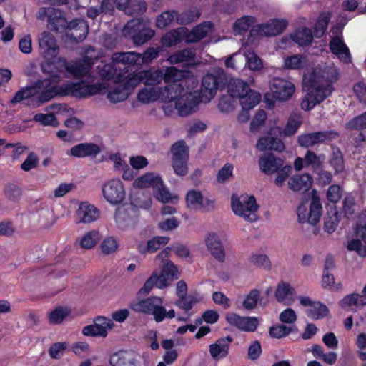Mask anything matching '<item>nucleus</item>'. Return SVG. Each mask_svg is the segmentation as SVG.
Here are the masks:
<instances>
[{
  "instance_id": "obj_1",
  "label": "nucleus",
  "mask_w": 366,
  "mask_h": 366,
  "mask_svg": "<svg viewBox=\"0 0 366 366\" xmlns=\"http://www.w3.org/2000/svg\"><path fill=\"white\" fill-rule=\"evenodd\" d=\"M301 124L300 117L298 115L291 116L287 122L285 129H282L279 127H274L270 129L267 137H261L257 143V148L260 151L274 150L279 152L285 149V144L282 141L274 135L280 137L294 134Z\"/></svg>"
},
{
  "instance_id": "obj_2",
  "label": "nucleus",
  "mask_w": 366,
  "mask_h": 366,
  "mask_svg": "<svg viewBox=\"0 0 366 366\" xmlns=\"http://www.w3.org/2000/svg\"><path fill=\"white\" fill-rule=\"evenodd\" d=\"M36 96V104L40 106L56 96V88L52 86L49 80H38L31 86L20 89L10 102L14 105Z\"/></svg>"
},
{
  "instance_id": "obj_3",
  "label": "nucleus",
  "mask_w": 366,
  "mask_h": 366,
  "mask_svg": "<svg viewBox=\"0 0 366 366\" xmlns=\"http://www.w3.org/2000/svg\"><path fill=\"white\" fill-rule=\"evenodd\" d=\"M129 307L135 312L152 315L157 322H161L166 318L172 319L175 317L173 309L167 311L163 306V300L159 297L151 296L145 300L132 302Z\"/></svg>"
},
{
  "instance_id": "obj_4",
  "label": "nucleus",
  "mask_w": 366,
  "mask_h": 366,
  "mask_svg": "<svg viewBox=\"0 0 366 366\" xmlns=\"http://www.w3.org/2000/svg\"><path fill=\"white\" fill-rule=\"evenodd\" d=\"M304 88L307 94L301 102V107L306 111L311 110L322 102L334 91L333 86L322 84L310 78L304 79Z\"/></svg>"
},
{
  "instance_id": "obj_5",
  "label": "nucleus",
  "mask_w": 366,
  "mask_h": 366,
  "mask_svg": "<svg viewBox=\"0 0 366 366\" xmlns=\"http://www.w3.org/2000/svg\"><path fill=\"white\" fill-rule=\"evenodd\" d=\"M124 37L131 39L135 45H142L154 35V31L147 26L142 18L129 20L122 29Z\"/></svg>"
},
{
  "instance_id": "obj_6",
  "label": "nucleus",
  "mask_w": 366,
  "mask_h": 366,
  "mask_svg": "<svg viewBox=\"0 0 366 366\" xmlns=\"http://www.w3.org/2000/svg\"><path fill=\"white\" fill-rule=\"evenodd\" d=\"M231 207L233 212L246 221L254 222L257 220L256 212L259 208L253 195H241L233 194L231 198Z\"/></svg>"
},
{
  "instance_id": "obj_7",
  "label": "nucleus",
  "mask_w": 366,
  "mask_h": 366,
  "mask_svg": "<svg viewBox=\"0 0 366 366\" xmlns=\"http://www.w3.org/2000/svg\"><path fill=\"white\" fill-rule=\"evenodd\" d=\"M322 207L320 197L317 194L315 189L312 190V196L309 209L306 204H300L297 209L298 221L300 223H309L310 224H317L321 217Z\"/></svg>"
},
{
  "instance_id": "obj_8",
  "label": "nucleus",
  "mask_w": 366,
  "mask_h": 366,
  "mask_svg": "<svg viewBox=\"0 0 366 366\" xmlns=\"http://www.w3.org/2000/svg\"><path fill=\"white\" fill-rule=\"evenodd\" d=\"M224 84L225 78L222 71L217 74H207L202 80V98L209 102L214 97L219 88Z\"/></svg>"
},
{
  "instance_id": "obj_9",
  "label": "nucleus",
  "mask_w": 366,
  "mask_h": 366,
  "mask_svg": "<svg viewBox=\"0 0 366 366\" xmlns=\"http://www.w3.org/2000/svg\"><path fill=\"white\" fill-rule=\"evenodd\" d=\"M36 17L43 21L46 20L49 29L56 32L64 29L67 21L61 10L51 6L39 9Z\"/></svg>"
},
{
  "instance_id": "obj_10",
  "label": "nucleus",
  "mask_w": 366,
  "mask_h": 366,
  "mask_svg": "<svg viewBox=\"0 0 366 366\" xmlns=\"http://www.w3.org/2000/svg\"><path fill=\"white\" fill-rule=\"evenodd\" d=\"M102 194L104 199L111 204L122 203L125 199V190L119 179H111L102 185Z\"/></svg>"
},
{
  "instance_id": "obj_11",
  "label": "nucleus",
  "mask_w": 366,
  "mask_h": 366,
  "mask_svg": "<svg viewBox=\"0 0 366 366\" xmlns=\"http://www.w3.org/2000/svg\"><path fill=\"white\" fill-rule=\"evenodd\" d=\"M339 136L340 133L335 130L319 131L300 135L297 142L301 147L309 148L317 144L336 139Z\"/></svg>"
},
{
  "instance_id": "obj_12",
  "label": "nucleus",
  "mask_w": 366,
  "mask_h": 366,
  "mask_svg": "<svg viewBox=\"0 0 366 366\" xmlns=\"http://www.w3.org/2000/svg\"><path fill=\"white\" fill-rule=\"evenodd\" d=\"M273 98L279 101L290 99L295 92V85L283 78L275 77L269 83Z\"/></svg>"
},
{
  "instance_id": "obj_13",
  "label": "nucleus",
  "mask_w": 366,
  "mask_h": 366,
  "mask_svg": "<svg viewBox=\"0 0 366 366\" xmlns=\"http://www.w3.org/2000/svg\"><path fill=\"white\" fill-rule=\"evenodd\" d=\"M164 74V81L167 84L183 83L184 88L189 87L191 82L192 86L197 84V80L191 75V72L186 70L177 69L174 66L168 67Z\"/></svg>"
},
{
  "instance_id": "obj_14",
  "label": "nucleus",
  "mask_w": 366,
  "mask_h": 366,
  "mask_svg": "<svg viewBox=\"0 0 366 366\" xmlns=\"http://www.w3.org/2000/svg\"><path fill=\"white\" fill-rule=\"evenodd\" d=\"M67 38L71 41L79 43L83 41L89 32V26L83 19H76L70 22L66 21L64 29Z\"/></svg>"
},
{
  "instance_id": "obj_15",
  "label": "nucleus",
  "mask_w": 366,
  "mask_h": 366,
  "mask_svg": "<svg viewBox=\"0 0 366 366\" xmlns=\"http://www.w3.org/2000/svg\"><path fill=\"white\" fill-rule=\"evenodd\" d=\"M199 102V97L195 92H187L177 99L175 107L178 110L179 114L184 117L195 112Z\"/></svg>"
},
{
  "instance_id": "obj_16",
  "label": "nucleus",
  "mask_w": 366,
  "mask_h": 366,
  "mask_svg": "<svg viewBox=\"0 0 366 366\" xmlns=\"http://www.w3.org/2000/svg\"><path fill=\"white\" fill-rule=\"evenodd\" d=\"M227 322L232 327L239 330L254 332L258 326V320L255 317H243L234 312L226 315Z\"/></svg>"
},
{
  "instance_id": "obj_17",
  "label": "nucleus",
  "mask_w": 366,
  "mask_h": 366,
  "mask_svg": "<svg viewBox=\"0 0 366 366\" xmlns=\"http://www.w3.org/2000/svg\"><path fill=\"white\" fill-rule=\"evenodd\" d=\"M97 88L94 84H83L80 83L63 84L61 92L58 94L66 96L71 94L75 97H85L96 94Z\"/></svg>"
},
{
  "instance_id": "obj_18",
  "label": "nucleus",
  "mask_w": 366,
  "mask_h": 366,
  "mask_svg": "<svg viewBox=\"0 0 366 366\" xmlns=\"http://www.w3.org/2000/svg\"><path fill=\"white\" fill-rule=\"evenodd\" d=\"M39 52L44 59H52L59 53V46L54 36L48 31L41 34L39 39Z\"/></svg>"
},
{
  "instance_id": "obj_19",
  "label": "nucleus",
  "mask_w": 366,
  "mask_h": 366,
  "mask_svg": "<svg viewBox=\"0 0 366 366\" xmlns=\"http://www.w3.org/2000/svg\"><path fill=\"white\" fill-rule=\"evenodd\" d=\"M331 52L335 54L341 61L348 64L351 62L352 56L349 48L343 41L342 35L334 36L329 43Z\"/></svg>"
},
{
  "instance_id": "obj_20",
  "label": "nucleus",
  "mask_w": 366,
  "mask_h": 366,
  "mask_svg": "<svg viewBox=\"0 0 366 366\" xmlns=\"http://www.w3.org/2000/svg\"><path fill=\"white\" fill-rule=\"evenodd\" d=\"M339 77L338 69L334 65L326 66L320 69L318 71H313L308 78L315 80L322 84H330L332 86Z\"/></svg>"
},
{
  "instance_id": "obj_21",
  "label": "nucleus",
  "mask_w": 366,
  "mask_h": 366,
  "mask_svg": "<svg viewBox=\"0 0 366 366\" xmlns=\"http://www.w3.org/2000/svg\"><path fill=\"white\" fill-rule=\"evenodd\" d=\"M207 248L211 255L219 262L225 260V249L222 242L215 233H209L205 238Z\"/></svg>"
},
{
  "instance_id": "obj_22",
  "label": "nucleus",
  "mask_w": 366,
  "mask_h": 366,
  "mask_svg": "<svg viewBox=\"0 0 366 366\" xmlns=\"http://www.w3.org/2000/svg\"><path fill=\"white\" fill-rule=\"evenodd\" d=\"M97 69L99 75L103 79L117 82L127 77V72H122V68L112 60V63L103 64L102 66H98Z\"/></svg>"
},
{
  "instance_id": "obj_23",
  "label": "nucleus",
  "mask_w": 366,
  "mask_h": 366,
  "mask_svg": "<svg viewBox=\"0 0 366 366\" xmlns=\"http://www.w3.org/2000/svg\"><path fill=\"white\" fill-rule=\"evenodd\" d=\"M260 170L268 175L276 173L284 164V160L272 153H267L259 159Z\"/></svg>"
},
{
  "instance_id": "obj_24",
  "label": "nucleus",
  "mask_w": 366,
  "mask_h": 366,
  "mask_svg": "<svg viewBox=\"0 0 366 366\" xmlns=\"http://www.w3.org/2000/svg\"><path fill=\"white\" fill-rule=\"evenodd\" d=\"M138 80H144L145 84L154 86L164 80V74L161 70L142 71L131 78L128 83L134 86L137 84Z\"/></svg>"
},
{
  "instance_id": "obj_25",
  "label": "nucleus",
  "mask_w": 366,
  "mask_h": 366,
  "mask_svg": "<svg viewBox=\"0 0 366 366\" xmlns=\"http://www.w3.org/2000/svg\"><path fill=\"white\" fill-rule=\"evenodd\" d=\"M92 64L87 60L79 59L76 61H71L68 68L69 73L74 78L80 79L86 77L90 82L94 79L91 76Z\"/></svg>"
},
{
  "instance_id": "obj_26",
  "label": "nucleus",
  "mask_w": 366,
  "mask_h": 366,
  "mask_svg": "<svg viewBox=\"0 0 366 366\" xmlns=\"http://www.w3.org/2000/svg\"><path fill=\"white\" fill-rule=\"evenodd\" d=\"M357 239L348 242L347 249L355 251L360 257H366V224L358 227L356 231Z\"/></svg>"
},
{
  "instance_id": "obj_27",
  "label": "nucleus",
  "mask_w": 366,
  "mask_h": 366,
  "mask_svg": "<svg viewBox=\"0 0 366 366\" xmlns=\"http://www.w3.org/2000/svg\"><path fill=\"white\" fill-rule=\"evenodd\" d=\"M78 222L91 223L99 217V209L88 202H81L76 212Z\"/></svg>"
},
{
  "instance_id": "obj_28",
  "label": "nucleus",
  "mask_w": 366,
  "mask_h": 366,
  "mask_svg": "<svg viewBox=\"0 0 366 366\" xmlns=\"http://www.w3.org/2000/svg\"><path fill=\"white\" fill-rule=\"evenodd\" d=\"M101 152L99 145L94 143H80L70 149V155L77 158L96 157Z\"/></svg>"
},
{
  "instance_id": "obj_29",
  "label": "nucleus",
  "mask_w": 366,
  "mask_h": 366,
  "mask_svg": "<svg viewBox=\"0 0 366 366\" xmlns=\"http://www.w3.org/2000/svg\"><path fill=\"white\" fill-rule=\"evenodd\" d=\"M159 99L163 102H171L177 99L184 92L183 83L167 84L164 87H157Z\"/></svg>"
},
{
  "instance_id": "obj_30",
  "label": "nucleus",
  "mask_w": 366,
  "mask_h": 366,
  "mask_svg": "<svg viewBox=\"0 0 366 366\" xmlns=\"http://www.w3.org/2000/svg\"><path fill=\"white\" fill-rule=\"evenodd\" d=\"M110 366H137L139 363L135 355L130 351L119 350L109 357Z\"/></svg>"
},
{
  "instance_id": "obj_31",
  "label": "nucleus",
  "mask_w": 366,
  "mask_h": 366,
  "mask_svg": "<svg viewBox=\"0 0 366 366\" xmlns=\"http://www.w3.org/2000/svg\"><path fill=\"white\" fill-rule=\"evenodd\" d=\"M312 181L311 175L305 173L293 175L289 179L287 184L288 187L293 192L304 193L311 188Z\"/></svg>"
},
{
  "instance_id": "obj_32",
  "label": "nucleus",
  "mask_w": 366,
  "mask_h": 366,
  "mask_svg": "<svg viewBox=\"0 0 366 366\" xmlns=\"http://www.w3.org/2000/svg\"><path fill=\"white\" fill-rule=\"evenodd\" d=\"M232 340L230 336H227L224 338H219L214 343L211 344L209 352L212 358L218 360L227 357L229 353V345Z\"/></svg>"
},
{
  "instance_id": "obj_33",
  "label": "nucleus",
  "mask_w": 366,
  "mask_h": 366,
  "mask_svg": "<svg viewBox=\"0 0 366 366\" xmlns=\"http://www.w3.org/2000/svg\"><path fill=\"white\" fill-rule=\"evenodd\" d=\"M287 26V21L286 20L274 19L265 24L260 25L258 31L266 36H273L281 34Z\"/></svg>"
},
{
  "instance_id": "obj_34",
  "label": "nucleus",
  "mask_w": 366,
  "mask_h": 366,
  "mask_svg": "<svg viewBox=\"0 0 366 366\" xmlns=\"http://www.w3.org/2000/svg\"><path fill=\"white\" fill-rule=\"evenodd\" d=\"M41 71L45 74H49V78L44 79L43 80H49L52 86L56 88V96L61 92V85H57V83L61 79V75L57 74L54 62L52 59H44L40 64Z\"/></svg>"
},
{
  "instance_id": "obj_35",
  "label": "nucleus",
  "mask_w": 366,
  "mask_h": 366,
  "mask_svg": "<svg viewBox=\"0 0 366 366\" xmlns=\"http://www.w3.org/2000/svg\"><path fill=\"white\" fill-rule=\"evenodd\" d=\"M138 53L135 51L127 52H115L112 56V60L114 63L122 64L124 66L122 68V72H128L127 65H137L141 66L140 62L137 61Z\"/></svg>"
},
{
  "instance_id": "obj_36",
  "label": "nucleus",
  "mask_w": 366,
  "mask_h": 366,
  "mask_svg": "<svg viewBox=\"0 0 366 366\" xmlns=\"http://www.w3.org/2000/svg\"><path fill=\"white\" fill-rule=\"evenodd\" d=\"M212 26L213 24L211 21H205L196 26L189 33L187 34L186 41L190 43L199 41L208 35L212 31Z\"/></svg>"
},
{
  "instance_id": "obj_37",
  "label": "nucleus",
  "mask_w": 366,
  "mask_h": 366,
  "mask_svg": "<svg viewBox=\"0 0 366 366\" xmlns=\"http://www.w3.org/2000/svg\"><path fill=\"white\" fill-rule=\"evenodd\" d=\"M188 29L185 27H179L167 32L161 39L163 46L170 47L180 43L184 38L187 39Z\"/></svg>"
},
{
  "instance_id": "obj_38",
  "label": "nucleus",
  "mask_w": 366,
  "mask_h": 366,
  "mask_svg": "<svg viewBox=\"0 0 366 366\" xmlns=\"http://www.w3.org/2000/svg\"><path fill=\"white\" fill-rule=\"evenodd\" d=\"M340 306L346 310H352V307H361L366 305V298L358 293H351L345 296L339 302Z\"/></svg>"
},
{
  "instance_id": "obj_39",
  "label": "nucleus",
  "mask_w": 366,
  "mask_h": 366,
  "mask_svg": "<svg viewBox=\"0 0 366 366\" xmlns=\"http://www.w3.org/2000/svg\"><path fill=\"white\" fill-rule=\"evenodd\" d=\"M161 181L162 178L159 175L149 172L135 179L133 184L134 187L139 189L148 187L154 189Z\"/></svg>"
},
{
  "instance_id": "obj_40",
  "label": "nucleus",
  "mask_w": 366,
  "mask_h": 366,
  "mask_svg": "<svg viewBox=\"0 0 366 366\" xmlns=\"http://www.w3.org/2000/svg\"><path fill=\"white\" fill-rule=\"evenodd\" d=\"M228 93L236 98L242 97V94L250 92L249 85L239 79H232L229 81L227 86Z\"/></svg>"
},
{
  "instance_id": "obj_41",
  "label": "nucleus",
  "mask_w": 366,
  "mask_h": 366,
  "mask_svg": "<svg viewBox=\"0 0 366 366\" xmlns=\"http://www.w3.org/2000/svg\"><path fill=\"white\" fill-rule=\"evenodd\" d=\"M291 38L299 46H303L310 45L312 42L313 35L310 29L302 27L295 30Z\"/></svg>"
},
{
  "instance_id": "obj_42",
  "label": "nucleus",
  "mask_w": 366,
  "mask_h": 366,
  "mask_svg": "<svg viewBox=\"0 0 366 366\" xmlns=\"http://www.w3.org/2000/svg\"><path fill=\"white\" fill-rule=\"evenodd\" d=\"M195 56V49L187 48L171 54L168 57V61L172 64L184 63L194 60Z\"/></svg>"
},
{
  "instance_id": "obj_43",
  "label": "nucleus",
  "mask_w": 366,
  "mask_h": 366,
  "mask_svg": "<svg viewBox=\"0 0 366 366\" xmlns=\"http://www.w3.org/2000/svg\"><path fill=\"white\" fill-rule=\"evenodd\" d=\"M4 194L6 199L11 202L17 203L22 197V189L16 184L9 182L6 184L3 189Z\"/></svg>"
},
{
  "instance_id": "obj_44",
  "label": "nucleus",
  "mask_w": 366,
  "mask_h": 366,
  "mask_svg": "<svg viewBox=\"0 0 366 366\" xmlns=\"http://www.w3.org/2000/svg\"><path fill=\"white\" fill-rule=\"evenodd\" d=\"M147 5L144 0H129L128 4L120 10L124 11L129 16H140L146 11Z\"/></svg>"
},
{
  "instance_id": "obj_45",
  "label": "nucleus",
  "mask_w": 366,
  "mask_h": 366,
  "mask_svg": "<svg viewBox=\"0 0 366 366\" xmlns=\"http://www.w3.org/2000/svg\"><path fill=\"white\" fill-rule=\"evenodd\" d=\"M132 203L137 207L148 209L152 205L150 192L148 191L139 190L134 192L132 197Z\"/></svg>"
},
{
  "instance_id": "obj_46",
  "label": "nucleus",
  "mask_w": 366,
  "mask_h": 366,
  "mask_svg": "<svg viewBox=\"0 0 366 366\" xmlns=\"http://www.w3.org/2000/svg\"><path fill=\"white\" fill-rule=\"evenodd\" d=\"M240 104L243 110H249L254 107L260 101L261 96L259 93L250 89V92L239 97Z\"/></svg>"
},
{
  "instance_id": "obj_47",
  "label": "nucleus",
  "mask_w": 366,
  "mask_h": 366,
  "mask_svg": "<svg viewBox=\"0 0 366 366\" xmlns=\"http://www.w3.org/2000/svg\"><path fill=\"white\" fill-rule=\"evenodd\" d=\"M172 160H189V148L184 140H180L171 147Z\"/></svg>"
},
{
  "instance_id": "obj_48",
  "label": "nucleus",
  "mask_w": 366,
  "mask_h": 366,
  "mask_svg": "<svg viewBox=\"0 0 366 366\" xmlns=\"http://www.w3.org/2000/svg\"><path fill=\"white\" fill-rule=\"evenodd\" d=\"M330 19L331 14L329 12H322L320 14L314 26V33L316 38L323 36L327 29Z\"/></svg>"
},
{
  "instance_id": "obj_49",
  "label": "nucleus",
  "mask_w": 366,
  "mask_h": 366,
  "mask_svg": "<svg viewBox=\"0 0 366 366\" xmlns=\"http://www.w3.org/2000/svg\"><path fill=\"white\" fill-rule=\"evenodd\" d=\"M306 313L312 320H320L327 316L329 310L320 302H315L312 307L307 310Z\"/></svg>"
},
{
  "instance_id": "obj_50",
  "label": "nucleus",
  "mask_w": 366,
  "mask_h": 366,
  "mask_svg": "<svg viewBox=\"0 0 366 366\" xmlns=\"http://www.w3.org/2000/svg\"><path fill=\"white\" fill-rule=\"evenodd\" d=\"M114 219L117 227L121 229H127L132 224V217L124 208H117L114 214Z\"/></svg>"
},
{
  "instance_id": "obj_51",
  "label": "nucleus",
  "mask_w": 366,
  "mask_h": 366,
  "mask_svg": "<svg viewBox=\"0 0 366 366\" xmlns=\"http://www.w3.org/2000/svg\"><path fill=\"white\" fill-rule=\"evenodd\" d=\"M71 310L66 307H56L49 314V322L51 325H59L69 315Z\"/></svg>"
},
{
  "instance_id": "obj_52",
  "label": "nucleus",
  "mask_w": 366,
  "mask_h": 366,
  "mask_svg": "<svg viewBox=\"0 0 366 366\" xmlns=\"http://www.w3.org/2000/svg\"><path fill=\"white\" fill-rule=\"evenodd\" d=\"M159 95L157 87L148 86L139 92L137 98L139 101L143 103H148L159 99Z\"/></svg>"
},
{
  "instance_id": "obj_53",
  "label": "nucleus",
  "mask_w": 366,
  "mask_h": 366,
  "mask_svg": "<svg viewBox=\"0 0 366 366\" xmlns=\"http://www.w3.org/2000/svg\"><path fill=\"white\" fill-rule=\"evenodd\" d=\"M242 63L247 64L249 68L253 71L259 70L262 66V61L253 51H248L246 54L239 56Z\"/></svg>"
},
{
  "instance_id": "obj_54",
  "label": "nucleus",
  "mask_w": 366,
  "mask_h": 366,
  "mask_svg": "<svg viewBox=\"0 0 366 366\" xmlns=\"http://www.w3.org/2000/svg\"><path fill=\"white\" fill-rule=\"evenodd\" d=\"M297 331V327L296 326L287 327L284 325L277 324L269 328V333L272 337L280 339L291 332H295Z\"/></svg>"
},
{
  "instance_id": "obj_55",
  "label": "nucleus",
  "mask_w": 366,
  "mask_h": 366,
  "mask_svg": "<svg viewBox=\"0 0 366 366\" xmlns=\"http://www.w3.org/2000/svg\"><path fill=\"white\" fill-rule=\"evenodd\" d=\"M175 10H169L162 12L156 19V25L159 29H164L170 25L178 16Z\"/></svg>"
},
{
  "instance_id": "obj_56",
  "label": "nucleus",
  "mask_w": 366,
  "mask_h": 366,
  "mask_svg": "<svg viewBox=\"0 0 366 366\" xmlns=\"http://www.w3.org/2000/svg\"><path fill=\"white\" fill-rule=\"evenodd\" d=\"M260 300V291L257 289H252L245 296L242 306L245 310H251L256 308Z\"/></svg>"
},
{
  "instance_id": "obj_57",
  "label": "nucleus",
  "mask_w": 366,
  "mask_h": 366,
  "mask_svg": "<svg viewBox=\"0 0 366 366\" xmlns=\"http://www.w3.org/2000/svg\"><path fill=\"white\" fill-rule=\"evenodd\" d=\"M201 15V11L198 9H193L185 11L177 16V22L179 24L184 25L197 21Z\"/></svg>"
},
{
  "instance_id": "obj_58",
  "label": "nucleus",
  "mask_w": 366,
  "mask_h": 366,
  "mask_svg": "<svg viewBox=\"0 0 366 366\" xmlns=\"http://www.w3.org/2000/svg\"><path fill=\"white\" fill-rule=\"evenodd\" d=\"M330 163L336 173L342 172L345 169L343 154L338 147L332 149V153Z\"/></svg>"
},
{
  "instance_id": "obj_59",
  "label": "nucleus",
  "mask_w": 366,
  "mask_h": 366,
  "mask_svg": "<svg viewBox=\"0 0 366 366\" xmlns=\"http://www.w3.org/2000/svg\"><path fill=\"white\" fill-rule=\"evenodd\" d=\"M249 262L255 267L269 270L272 264L267 255L264 254H253L249 257Z\"/></svg>"
},
{
  "instance_id": "obj_60",
  "label": "nucleus",
  "mask_w": 366,
  "mask_h": 366,
  "mask_svg": "<svg viewBox=\"0 0 366 366\" xmlns=\"http://www.w3.org/2000/svg\"><path fill=\"white\" fill-rule=\"evenodd\" d=\"M339 222L340 219L338 217V212L336 210L328 212L324 222L325 230L329 234L333 233L335 231Z\"/></svg>"
},
{
  "instance_id": "obj_61",
  "label": "nucleus",
  "mask_w": 366,
  "mask_h": 366,
  "mask_svg": "<svg viewBox=\"0 0 366 366\" xmlns=\"http://www.w3.org/2000/svg\"><path fill=\"white\" fill-rule=\"evenodd\" d=\"M366 128V112L352 118L345 124L347 130H362Z\"/></svg>"
},
{
  "instance_id": "obj_62",
  "label": "nucleus",
  "mask_w": 366,
  "mask_h": 366,
  "mask_svg": "<svg viewBox=\"0 0 366 366\" xmlns=\"http://www.w3.org/2000/svg\"><path fill=\"white\" fill-rule=\"evenodd\" d=\"M186 201L188 207L199 209L202 207L203 196L199 191L191 190L187 194Z\"/></svg>"
},
{
  "instance_id": "obj_63",
  "label": "nucleus",
  "mask_w": 366,
  "mask_h": 366,
  "mask_svg": "<svg viewBox=\"0 0 366 366\" xmlns=\"http://www.w3.org/2000/svg\"><path fill=\"white\" fill-rule=\"evenodd\" d=\"M256 19L251 16H244L236 20L234 28V31L239 33L247 31L255 22Z\"/></svg>"
},
{
  "instance_id": "obj_64",
  "label": "nucleus",
  "mask_w": 366,
  "mask_h": 366,
  "mask_svg": "<svg viewBox=\"0 0 366 366\" xmlns=\"http://www.w3.org/2000/svg\"><path fill=\"white\" fill-rule=\"evenodd\" d=\"M294 291L290 285L287 282H281L277 285L275 291V297L280 302H284L289 295H292Z\"/></svg>"
}]
</instances>
